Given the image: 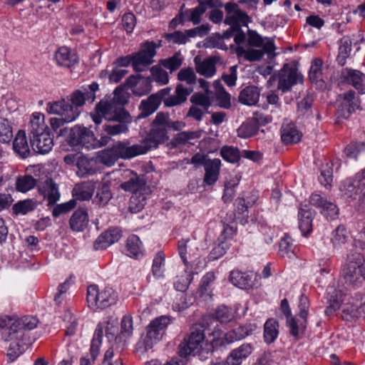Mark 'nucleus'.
<instances>
[{"mask_svg":"<svg viewBox=\"0 0 365 365\" xmlns=\"http://www.w3.org/2000/svg\"><path fill=\"white\" fill-rule=\"evenodd\" d=\"M116 88L114 96L110 101H101L96 106V112L91 114L92 119L96 125L102 122V118L108 121L116 122L103 125V130L110 135L126 133L128 125L132 122V117L124 108L126 103L125 97L119 96Z\"/></svg>","mask_w":365,"mask_h":365,"instance_id":"1","label":"nucleus"},{"mask_svg":"<svg viewBox=\"0 0 365 365\" xmlns=\"http://www.w3.org/2000/svg\"><path fill=\"white\" fill-rule=\"evenodd\" d=\"M38 321L32 316L18 318L15 316L0 315V328L8 327L2 333V339L11 342L7 356L10 362L14 361L21 353L23 338L26 331L36 327Z\"/></svg>","mask_w":365,"mask_h":365,"instance_id":"2","label":"nucleus"},{"mask_svg":"<svg viewBox=\"0 0 365 365\" xmlns=\"http://www.w3.org/2000/svg\"><path fill=\"white\" fill-rule=\"evenodd\" d=\"M30 144L33 150L39 154L49 153L53 146L49 128L44 123V115L34 113L30 118L28 127Z\"/></svg>","mask_w":365,"mask_h":365,"instance_id":"3","label":"nucleus"},{"mask_svg":"<svg viewBox=\"0 0 365 365\" xmlns=\"http://www.w3.org/2000/svg\"><path fill=\"white\" fill-rule=\"evenodd\" d=\"M217 343L215 340L210 343L205 341L203 327L197 325L192 327L190 335L179 344L178 354L180 357L187 358L200 350L207 354L212 353Z\"/></svg>","mask_w":365,"mask_h":365,"instance_id":"4","label":"nucleus"},{"mask_svg":"<svg viewBox=\"0 0 365 365\" xmlns=\"http://www.w3.org/2000/svg\"><path fill=\"white\" fill-rule=\"evenodd\" d=\"M170 322L171 319L166 316H160L152 320L137 343V349L144 351L151 349L161 341Z\"/></svg>","mask_w":365,"mask_h":365,"instance_id":"5","label":"nucleus"},{"mask_svg":"<svg viewBox=\"0 0 365 365\" xmlns=\"http://www.w3.org/2000/svg\"><path fill=\"white\" fill-rule=\"evenodd\" d=\"M139 155L135 145H130L126 141H118L112 146L102 150L98 153L97 158L98 161L106 165H113L116 160L120 158L130 159Z\"/></svg>","mask_w":365,"mask_h":365,"instance_id":"6","label":"nucleus"},{"mask_svg":"<svg viewBox=\"0 0 365 365\" xmlns=\"http://www.w3.org/2000/svg\"><path fill=\"white\" fill-rule=\"evenodd\" d=\"M342 275L346 283L351 285H355L364 279V258L361 253L355 251L350 252L347 255L346 262L342 270Z\"/></svg>","mask_w":365,"mask_h":365,"instance_id":"7","label":"nucleus"},{"mask_svg":"<svg viewBox=\"0 0 365 365\" xmlns=\"http://www.w3.org/2000/svg\"><path fill=\"white\" fill-rule=\"evenodd\" d=\"M117 299V293L110 287L99 289L95 284L88 287L87 302L90 307L105 309L115 304Z\"/></svg>","mask_w":365,"mask_h":365,"instance_id":"8","label":"nucleus"},{"mask_svg":"<svg viewBox=\"0 0 365 365\" xmlns=\"http://www.w3.org/2000/svg\"><path fill=\"white\" fill-rule=\"evenodd\" d=\"M68 143L71 146H81L87 149H91L96 143L93 132L88 128L78 125L71 129Z\"/></svg>","mask_w":365,"mask_h":365,"instance_id":"9","label":"nucleus"},{"mask_svg":"<svg viewBox=\"0 0 365 365\" xmlns=\"http://www.w3.org/2000/svg\"><path fill=\"white\" fill-rule=\"evenodd\" d=\"M156 43L154 41H146L141 45L139 51L133 53L134 71H143L153 63V57L156 54Z\"/></svg>","mask_w":365,"mask_h":365,"instance_id":"10","label":"nucleus"},{"mask_svg":"<svg viewBox=\"0 0 365 365\" xmlns=\"http://www.w3.org/2000/svg\"><path fill=\"white\" fill-rule=\"evenodd\" d=\"M227 13L224 23L233 28L234 30H240L242 26H247L250 19L245 11L240 10L238 4L228 2L225 5Z\"/></svg>","mask_w":365,"mask_h":365,"instance_id":"11","label":"nucleus"},{"mask_svg":"<svg viewBox=\"0 0 365 365\" xmlns=\"http://www.w3.org/2000/svg\"><path fill=\"white\" fill-rule=\"evenodd\" d=\"M168 132L162 129L150 127L148 136L140 143L135 144L139 155H143L153 148H156L160 144L168 140Z\"/></svg>","mask_w":365,"mask_h":365,"instance_id":"12","label":"nucleus"},{"mask_svg":"<svg viewBox=\"0 0 365 365\" xmlns=\"http://www.w3.org/2000/svg\"><path fill=\"white\" fill-rule=\"evenodd\" d=\"M298 307L299 319L291 318L287 322V326L292 335L297 336L300 331H303L306 328L307 318L309 308V301L307 296L302 294L299 297Z\"/></svg>","mask_w":365,"mask_h":365,"instance_id":"13","label":"nucleus"},{"mask_svg":"<svg viewBox=\"0 0 365 365\" xmlns=\"http://www.w3.org/2000/svg\"><path fill=\"white\" fill-rule=\"evenodd\" d=\"M275 78L278 81L277 88L284 93L289 91L294 85L297 83L300 79V75L296 68L286 63L279 71Z\"/></svg>","mask_w":365,"mask_h":365,"instance_id":"14","label":"nucleus"},{"mask_svg":"<svg viewBox=\"0 0 365 365\" xmlns=\"http://www.w3.org/2000/svg\"><path fill=\"white\" fill-rule=\"evenodd\" d=\"M340 79L353 86L359 94H365V73L356 69L344 68L341 70Z\"/></svg>","mask_w":365,"mask_h":365,"instance_id":"15","label":"nucleus"},{"mask_svg":"<svg viewBox=\"0 0 365 365\" xmlns=\"http://www.w3.org/2000/svg\"><path fill=\"white\" fill-rule=\"evenodd\" d=\"M341 102L336 112L339 118L347 119L351 113L355 111L359 107L360 101L356 96V92L349 91L348 92L340 96Z\"/></svg>","mask_w":365,"mask_h":365,"instance_id":"16","label":"nucleus"},{"mask_svg":"<svg viewBox=\"0 0 365 365\" xmlns=\"http://www.w3.org/2000/svg\"><path fill=\"white\" fill-rule=\"evenodd\" d=\"M46 110L48 113L66 117V120L68 121L75 120L80 114L77 108H74L68 101L64 99L53 103H48L47 104Z\"/></svg>","mask_w":365,"mask_h":365,"instance_id":"17","label":"nucleus"},{"mask_svg":"<svg viewBox=\"0 0 365 365\" xmlns=\"http://www.w3.org/2000/svg\"><path fill=\"white\" fill-rule=\"evenodd\" d=\"M269 123L266 116L256 113L251 119L246 120L237 129V136L241 138H249L256 135L260 125Z\"/></svg>","mask_w":365,"mask_h":365,"instance_id":"18","label":"nucleus"},{"mask_svg":"<svg viewBox=\"0 0 365 365\" xmlns=\"http://www.w3.org/2000/svg\"><path fill=\"white\" fill-rule=\"evenodd\" d=\"M99 86L96 82H93L88 87H82L80 90L75 91L71 96V101L74 108L84 105L86 101L93 103L96 99L95 93L98 91Z\"/></svg>","mask_w":365,"mask_h":365,"instance_id":"19","label":"nucleus"},{"mask_svg":"<svg viewBox=\"0 0 365 365\" xmlns=\"http://www.w3.org/2000/svg\"><path fill=\"white\" fill-rule=\"evenodd\" d=\"M247 43L250 46L262 48L267 54H272L276 49L273 38L262 37L253 30H248Z\"/></svg>","mask_w":365,"mask_h":365,"instance_id":"20","label":"nucleus"},{"mask_svg":"<svg viewBox=\"0 0 365 365\" xmlns=\"http://www.w3.org/2000/svg\"><path fill=\"white\" fill-rule=\"evenodd\" d=\"M124 176L128 180L120 185L122 190L137 195L138 192L144 189L145 181L143 177L139 176L129 170L124 171Z\"/></svg>","mask_w":365,"mask_h":365,"instance_id":"21","label":"nucleus"},{"mask_svg":"<svg viewBox=\"0 0 365 365\" xmlns=\"http://www.w3.org/2000/svg\"><path fill=\"white\" fill-rule=\"evenodd\" d=\"M197 2L198 5L194 9L182 10L183 16L190 15L189 17L185 19V21H190L194 25L200 23L201 16L208 8L215 7L213 0H197Z\"/></svg>","mask_w":365,"mask_h":365,"instance_id":"22","label":"nucleus"},{"mask_svg":"<svg viewBox=\"0 0 365 365\" xmlns=\"http://www.w3.org/2000/svg\"><path fill=\"white\" fill-rule=\"evenodd\" d=\"M121 230L118 227H111L103 232L95 241L96 250H103L118 242L121 237Z\"/></svg>","mask_w":365,"mask_h":365,"instance_id":"23","label":"nucleus"},{"mask_svg":"<svg viewBox=\"0 0 365 365\" xmlns=\"http://www.w3.org/2000/svg\"><path fill=\"white\" fill-rule=\"evenodd\" d=\"M193 91L191 87H185L183 84H178L175 88V94L165 98L163 100L165 106L173 107L181 105L185 103L188 96Z\"/></svg>","mask_w":365,"mask_h":365,"instance_id":"24","label":"nucleus"},{"mask_svg":"<svg viewBox=\"0 0 365 365\" xmlns=\"http://www.w3.org/2000/svg\"><path fill=\"white\" fill-rule=\"evenodd\" d=\"M55 59L58 66L66 68H71L78 62L76 53L66 46H62L56 51Z\"/></svg>","mask_w":365,"mask_h":365,"instance_id":"25","label":"nucleus"},{"mask_svg":"<svg viewBox=\"0 0 365 365\" xmlns=\"http://www.w3.org/2000/svg\"><path fill=\"white\" fill-rule=\"evenodd\" d=\"M253 347L250 344H243L233 349L226 359L225 365H240L243 359L248 357L252 352Z\"/></svg>","mask_w":365,"mask_h":365,"instance_id":"26","label":"nucleus"},{"mask_svg":"<svg viewBox=\"0 0 365 365\" xmlns=\"http://www.w3.org/2000/svg\"><path fill=\"white\" fill-rule=\"evenodd\" d=\"M160 104V99L158 95L152 94L147 98L142 100L138 106L140 113L138 118H144L152 115L158 109Z\"/></svg>","mask_w":365,"mask_h":365,"instance_id":"27","label":"nucleus"},{"mask_svg":"<svg viewBox=\"0 0 365 365\" xmlns=\"http://www.w3.org/2000/svg\"><path fill=\"white\" fill-rule=\"evenodd\" d=\"M314 215V211L307 206L300 208L299 210V228L304 236H307L312 232Z\"/></svg>","mask_w":365,"mask_h":365,"instance_id":"28","label":"nucleus"},{"mask_svg":"<svg viewBox=\"0 0 365 365\" xmlns=\"http://www.w3.org/2000/svg\"><path fill=\"white\" fill-rule=\"evenodd\" d=\"M349 189L350 192H354L355 194L362 195L359 200L365 206V169L361 173L356 175V178L349 186ZM362 235L365 236V225L360 232L361 237H362Z\"/></svg>","mask_w":365,"mask_h":365,"instance_id":"29","label":"nucleus"},{"mask_svg":"<svg viewBox=\"0 0 365 365\" xmlns=\"http://www.w3.org/2000/svg\"><path fill=\"white\" fill-rule=\"evenodd\" d=\"M220 167L221 160L218 158L210 159L207 162L204 167L205 170L204 182L207 185H212L217 180Z\"/></svg>","mask_w":365,"mask_h":365,"instance_id":"30","label":"nucleus"},{"mask_svg":"<svg viewBox=\"0 0 365 365\" xmlns=\"http://www.w3.org/2000/svg\"><path fill=\"white\" fill-rule=\"evenodd\" d=\"M260 90L255 86H249L241 91L239 95V101L247 106L256 105L259 99Z\"/></svg>","mask_w":365,"mask_h":365,"instance_id":"31","label":"nucleus"},{"mask_svg":"<svg viewBox=\"0 0 365 365\" xmlns=\"http://www.w3.org/2000/svg\"><path fill=\"white\" fill-rule=\"evenodd\" d=\"M88 215L85 209L76 210L71 217L69 224L73 231H83L88 225Z\"/></svg>","mask_w":365,"mask_h":365,"instance_id":"32","label":"nucleus"},{"mask_svg":"<svg viewBox=\"0 0 365 365\" xmlns=\"http://www.w3.org/2000/svg\"><path fill=\"white\" fill-rule=\"evenodd\" d=\"M280 132L282 141L284 144L297 143L302 138L300 132L293 123H284Z\"/></svg>","mask_w":365,"mask_h":365,"instance_id":"33","label":"nucleus"},{"mask_svg":"<svg viewBox=\"0 0 365 365\" xmlns=\"http://www.w3.org/2000/svg\"><path fill=\"white\" fill-rule=\"evenodd\" d=\"M94 190L93 184L88 182H83L74 186L72 195L76 200H89L93 195Z\"/></svg>","mask_w":365,"mask_h":365,"instance_id":"34","label":"nucleus"},{"mask_svg":"<svg viewBox=\"0 0 365 365\" xmlns=\"http://www.w3.org/2000/svg\"><path fill=\"white\" fill-rule=\"evenodd\" d=\"M127 83L130 86H135L133 93L138 96L145 95L151 91L150 81L148 78L131 76L127 79Z\"/></svg>","mask_w":365,"mask_h":365,"instance_id":"35","label":"nucleus"},{"mask_svg":"<svg viewBox=\"0 0 365 365\" xmlns=\"http://www.w3.org/2000/svg\"><path fill=\"white\" fill-rule=\"evenodd\" d=\"M43 195L48 201V205H53L60 199V192L56 183L53 180H46L43 186Z\"/></svg>","mask_w":365,"mask_h":365,"instance_id":"36","label":"nucleus"},{"mask_svg":"<svg viewBox=\"0 0 365 365\" xmlns=\"http://www.w3.org/2000/svg\"><path fill=\"white\" fill-rule=\"evenodd\" d=\"M195 69L197 72L206 78H210L216 73V61L213 58H208L202 61H200L197 58H195Z\"/></svg>","mask_w":365,"mask_h":365,"instance_id":"37","label":"nucleus"},{"mask_svg":"<svg viewBox=\"0 0 365 365\" xmlns=\"http://www.w3.org/2000/svg\"><path fill=\"white\" fill-rule=\"evenodd\" d=\"M14 150L22 158H26L29 153L26 133L24 130H19L13 142Z\"/></svg>","mask_w":365,"mask_h":365,"instance_id":"38","label":"nucleus"},{"mask_svg":"<svg viewBox=\"0 0 365 365\" xmlns=\"http://www.w3.org/2000/svg\"><path fill=\"white\" fill-rule=\"evenodd\" d=\"M328 301L329 305L326 308L324 313L326 315L329 316L336 309H339L341 306V303L343 301L341 292L331 287L328 290Z\"/></svg>","mask_w":365,"mask_h":365,"instance_id":"39","label":"nucleus"},{"mask_svg":"<svg viewBox=\"0 0 365 365\" xmlns=\"http://www.w3.org/2000/svg\"><path fill=\"white\" fill-rule=\"evenodd\" d=\"M126 254L130 257L136 259L142 257L141 242L137 235H133L127 239Z\"/></svg>","mask_w":365,"mask_h":365,"instance_id":"40","label":"nucleus"},{"mask_svg":"<svg viewBox=\"0 0 365 365\" xmlns=\"http://www.w3.org/2000/svg\"><path fill=\"white\" fill-rule=\"evenodd\" d=\"M230 281L233 285L240 289H247L251 287V277L247 273L239 270L231 272Z\"/></svg>","mask_w":365,"mask_h":365,"instance_id":"41","label":"nucleus"},{"mask_svg":"<svg viewBox=\"0 0 365 365\" xmlns=\"http://www.w3.org/2000/svg\"><path fill=\"white\" fill-rule=\"evenodd\" d=\"M278 322L274 319H269L264 325V339L266 343L274 342L279 334Z\"/></svg>","mask_w":365,"mask_h":365,"instance_id":"42","label":"nucleus"},{"mask_svg":"<svg viewBox=\"0 0 365 365\" xmlns=\"http://www.w3.org/2000/svg\"><path fill=\"white\" fill-rule=\"evenodd\" d=\"M103 335V327H102L101 324H99L94 332L90 349V354L92 358V361H95L99 354Z\"/></svg>","mask_w":365,"mask_h":365,"instance_id":"43","label":"nucleus"},{"mask_svg":"<svg viewBox=\"0 0 365 365\" xmlns=\"http://www.w3.org/2000/svg\"><path fill=\"white\" fill-rule=\"evenodd\" d=\"M236 53L239 56H243L246 60L252 62L258 61L262 58L266 53L264 49L245 48L242 46H238Z\"/></svg>","mask_w":365,"mask_h":365,"instance_id":"44","label":"nucleus"},{"mask_svg":"<svg viewBox=\"0 0 365 365\" xmlns=\"http://www.w3.org/2000/svg\"><path fill=\"white\" fill-rule=\"evenodd\" d=\"M351 51V41L348 36H344L340 40L337 61L339 63L344 66L346 59L349 57Z\"/></svg>","mask_w":365,"mask_h":365,"instance_id":"45","label":"nucleus"},{"mask_svg":"<svg viewBox=\"0 0 365 365\" xmlns=\"http://www.w3.org/2000/svg\"><path fill=\"white\" fill-rule=\"evenodd\" d=\"M38 205L36 200L26 199L16 202L13 206V211L15 214L26 215L29 212L34 210Z\"/></svg>","mask_w":365,"mask_h":365,"instance_id":"46","label":"nucleus"},{"mask_svg":"<svg viewBox=\"0 0 365 365\" xmlns=\"http://www.w3.org/2000/svg\"><path fill=\"white\" fill-rule=\"evenodd\" d=\"M295 247L293 245L292 240L289 236L282 239L279 245V254L282 257L292 258L295 256Z\"/></svg>","mask_w":365,"mask_h":365,"instance_id":"47","label":"nucleus"},{"mask_svg":"<svg viewBox=\"0 0 365 365\" xmlns=\"http://www.w3.org/2000/svg\"><path fill=\"white\" fill-rule=\"evenodd\" d=\"M215 97L221 107L228 108L230 106V95L225 91L220 81L214 82Z\"/></svg>","mask_w":365,"mask_h":365,"instance_id":"48","label":"nucleus"},{"mask_svg":"<svg viewBox=\"0 0 365 365\" xmlns=\"http://www.w3.org/2000/svg\"><path fill=\"white\" fill-rule=\"evenodd\" d=\"M222 158L231 163H237L241 158V153L237 148L233 146H223L220 150Z\"/></svg>","mask_w":365,"mask_h":365,"instance_id":"49","label":"nucleus"},{"mask_svg":"<svg viewBox=\"0 0 365 365\" xmlns=\"http://www.w3.org/2000/svg\"><path fill=\"white\" fill-rule=\"evenodd\" d=\"M36 180L31 175H24L17 178L16 188L19 192H26L35 187Z\"/></svg>","mask_w":365,"mask_h":365,"instance_id":"50","label":"nucleus"},{"mask_svg":"<svg viewBox=\"0 0 365 365\" xmlns=\"http://www.w3.org/2000/svg\"><path fill=\"white\" fill-rule=\"evenodd\" d=\"M133 317L130 314L125 315L121 319L120 322V331L119 337L128 339L133 335Z\"/></svg>","mask_w":365,"mask_h":365,"instance_id":"51","label":"nucleus"},{"mask_svg":"<svg viewBox=\"0 0 365 365\" xmlns=\"http://www.w3.org/2000/svg\"><path fill=\"white\" fill-rule=\"evenodd\" d=\"M165 264V255L163 252H158L153 259L152 272L154 277L160 278L163 276Z\"/></svg>","mask_w":365,"mask_h":365,"instance_id":"52","label":"nucleus"},{"mask_svg":"<svg viewBox=\"0 0 365 365\" xmlns=\"http://www.w3.org/2000/svg\"><path fill=\"white\" fill-rule=\"evenodd\" d=\"M13 138L11 126L6 118H0V142L9 143Z\"/></svg>","mask_w":365,"mask_h":365,"instance_id":"53","label":"nucleus"},{"mask_svg":"<svg viewBox=\"0 0 365 365\" xmlns=\"http://www.w3.org/2000/svg\"><path fill=\"white\" fill-rule=\"evenodd\" d=\"M347 240V232L342 225H339L331 235V242L334 247L339 248Z\"/></svg>","mask_w":365,"mask_h":365,"instance_id":"54","label":"nucleus"},{"mask_svg":"<svg viewBox=\"0 0 365 365\" xmlns=\"http://www.w3.org/2000/svg\"><path fill=\"white\" fill-rule=\"evenodd\" d=\"M178 79L180 81L185 82L188 86L187 87L192 88V86L196 82V75L193 68L188 67L181 69L178 73Z\"/></svg>","mask_w":365,"mask_h":365,"instance_id":"55","label":"nucleus"},{"mask_svg":"<svg viewBox=\"0 0 365 365\" xmlns=\"http://www.w3.org/2000/svg\"><path fill=\"white\" fill-rule=\"evenodd\" d=\"M182 62V58L180 53H175L172 57L166 59H163L160 61V65L165 67L166 69L173 72L178 69Z\"/></svg>","mask_w":365,"mask_h":365,"instance_id":"56","label":"nucleus"},{"mask_svg":"<svg viewBox=\"0 0 365 365\" xmlns=\"http://www.w3.org/2000/svg\"><path fill=\"white\" fill-rule=\"evenodd\" d=\"M112 198V193L110 187L107 185H103L97 190L96 195V202L99 205L104 206Z\"/></svg>","mask_w":365,"mask_h":365,"instance_id":"57","label":"nucleus"},{"mask_svg":"<svg viewBox=\"0 0 365 365\" xmlns=\"http://www.w3.org/2000/svg\"><path fill=\"white\" fill-rule=\"evenodd\" d=\"M76 166L78 168L77 174L81 178L95 173V170L92 168L90 161L85 158L82 157L78 159Z\"/></svg>","mask_w":365,"mask_h":365,"instance_id":"58","label":"nucleus"},{"mask_svg":"<svg viewBox=\"0 0 365 365\" xmlns=\"http://www.w3.org/2000/svg\"><path fill=\"white\" fill-rule=\"evenodd\" d=\"M322 61L320 59H314L311 65L309 78L312 83H317L322 79Z\"/></svg>","mask_w":365,"mask_h":365,"instance_id":"59","label":"nucleus"},{"mask_svg":"<svg viewBox=\"0 0 365 365\" xmlns=\"http://www.w3.org/2000/svg\"><path fill=\"white\" fill-rule=\"evenodd\" d=\"M150 127L163 130H168V113L164 112L158 113L150 124Z\"/></svg>","mask_w":365,"mask_h":365,"instance_id":"60","label":"nucleus"},{"mask_svg":"<svg viewBox=\"0 0 365 365\" xmlns=\"http://www.w3.org/2000/svg\"><path fill=\"white\" fill-rule=\"evenodd\" d=\"M103 330L105 329L106 336L109 341H115L118 334V323L115 320L109 321L106 322V324L103 326Z\"/></svg>","mask_w":365,"mask_h":365,"instance_id":"61","label":"nucleus"},{"mask_svg":"<svg viewBox=\"0 0 365 365\" xmlns=\"http://www.w3.org/2000/svg\"><path fill=\"white\" fill-rule=\"evenodd\" d=\"M364 150H365V143L354 142L346 147L345 153L347 157L356 159L358 155Z\"/></svg>","mask_w":365,"mask_h":365,"instance_id":"62","label":"nucleus"},{"mask_svg":"<svg viewBox=\"0 0 365 365\" xmlns=\"http://www.w3.org/2000/svg\"><path fill=\"white\" fill-rule=\"evenodd\" d=\"M321 213L328 220H334L339 215L337 206L331 202L327 201L321 208Z\"/></svg>","mask_w":365,"mask_h":365,"instance_id":"63","label":"nucleus"},{"mask_svg":"<svg viewBox=\"0 0 365 365\" xmlns=\"http://www.w3.org/2000/svg\"><path fill=\"white\" fill-rule=\"evenodd\" d=\"M153 78L160 85H165L169 81L168 72L158 66H153L150 69Z\"/></svg>","mask_w":365,"mask_h":365,"instance_id":"64","label":"nucleus"}]
</instances>
